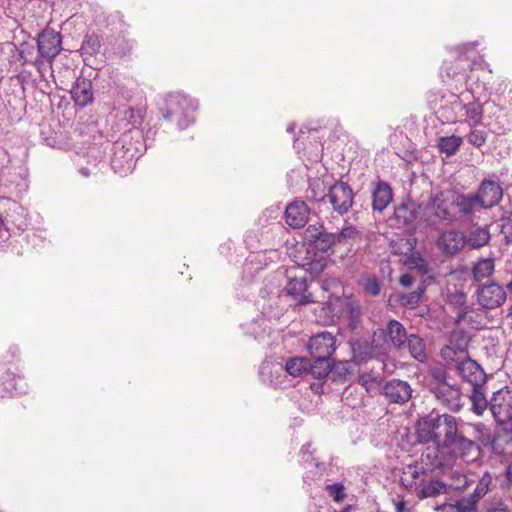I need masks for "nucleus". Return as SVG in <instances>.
I'll list each match as a JSON object with an SVG mask.
<instances>
[{"label":"nucleus","instance_id":"obj_1","mask_svg":"<svg viewBox=\"0 0 512 512\" xmlns=\"http://www.w3.org/2000/svg\"><path fill=\"white\" fill-rule=\"evenodd\" d=\"M426 383L428 391L442 407L458 412L464 406L462 391L456 382L451 381L443 364L438 363L428 368Z\"/></svg>","mask_w":512,"mask_h":512},{"label":"nucleus","instance_id":"obj_2","mask_svg":"<svg viewBox=\"0 0 512 512\" xmlns=\"http://www.w3.org/2000/svg\"><path fill=\"white\" fill-rule=\"evenodd\" d=\"M457 425V419L452 415L430 413L417 423L418 441L433 442L438 448H442L451 435L456 433Z\"/></svg>","mask_w":512,"mask_h":512},{"label":"nucleus","instance_id":"obj_3","mask_svg":"<svg viewBox=\"0 0 512 512\" xmlns=\"http://www.w3.org/2000/svg\"><path fill=\"white\" fill-rule=\"evenodd\" d=\"M418 210H420V221L430 228L448 226L459 219L457 212L453 209L449 190H442L431 196L425 204L418 207Z\"/></svg>","mask_w":512,"mask_h":512},{"label":"nucleus","instance_id":"obj_4","mask_svg":"<svg viewBox=\"0 0 512 512\" xmlns=\"http://www.w3.org/2000/svg\"><path fill=\"white\" fill-rule=\"evenodd\" d=\"M198 108L195 99L179 92L170 93L161 108L162 115L179 130L186 129L194 122V113Z\"/></svg>","mask_w":512,"mask_h":512},{"label":"nucleus","instance_id":"obj_5","mask_svg":"<svg viewBox=\"0 0 512 512\" xmlns=\"http://www.w3.org/2000/svg\"><path fill=\"white\" fill-rule=\"evenodd\" d=\"M325 315L335 319H343L346 323L347 329L350 331L357 330L362 322V306L359 301L352 296H330L329 299L323 303L322 307Z\"/></svg>","mask_w":512,"mask_h":512},{"label":"nucleus","instance_id":"obj_6","mask_svg":"<svg viewBox=\"0 0 512 512\" xmlns=\"http://www.w3.org/2000/svg\"><path fill=\"white\" fill-rule=\"evenodd\" d=\"M409 335L401 322L391 319L385 328H378L373 332L371 348L382 355H387L391 346L397 351H402Z\"/></svg>","mask_w":512,"mask_h":512},{"label":"nucleus","instance_id":"obj_7","mask_svg":"<svg viewBox=\"0 0 512 512\" xmlns=\"http://www.w3.org/2000/svg\"><path fill=\"white\" fill-rule=\"evenodd\" d=\"M138 149L127 135H123L112 146L111 167L115 172L127 173L138 157Z\"/></svg>","mask_w":512,"mask_h":512},{"label":"nucleus","instance_id":"obj_8","mask_svg":"<svg viewBox=\"0 0 512 512\" xmlns=\"http://www.w3.org/2000/svg\"><path fill=\"white\" fill-rule=\"evenodd\" d=\"M303 239L311 249L320 253H329L336 245L334 233L328 232L322 223L309 225Z\"/></svg>","mask_w":512,"mask_h":512},{"label":"nucleus","instance_id":"obj_9","mask_svg":"<svg viewBox=\"0 0 512 512\" xmlns=\"http://www.w3.org/2000/svg\"><path fill=\"white\" fill-rule=\"evenodd\" d=\"M463 94L456 95L451 93L449 95V99L446 100L447 103H450L456 108H460L464 110V122H466L470 127H476L481 124L483 119V107L478 99L471 95V100L468 97L462 98Z\"/></svg>","mask_w":512,"mask_h":512},{"label":"nucleus","instance_id":"obj_10","mask_svg":"<svg viewBox=\"0 0 512 512\" xmlns=\"http://www.w3.org/2000/svg\"><path fill=\"white\" fill-rule=\"evenodd\" d=\"M326 198L339 215L347 214L354 203L353 190L348 183L343 181L334 183L329 188Z\"/></svg>","mask_w":512,"mask_h":512},{"label":"nucleus","instance_id":"obj_11","mask_svg":"<svg viewBox=\"0 0 512 512\" xmlns=\"http://www.w3.org/2000/svg\"><path fill=\"white\" fill-rule=\"evenodd\" d=\"M476 298L477 303L482 308L492 310L501 307L505 303L507 294L503 286L491 281L478 286Z\"/></svg>","mask_w":512,"mask_h":512},{"label":"nucleus","instance_id":"obj_12","mask_svg":"<svg viewBox=\"0 0 512 512\" xmlns=\"http://www.w3.org/2000/svg\"><path fill=\"white\" fill-rule=\"evenodd\" d=\"M490 410L499 424L512 420V389L505 386L493 393L490 400Z\"/></svg>","mask_w":512,"mask_h":512},{"label":"nucleus","instance_id":"obj_13","mask_svg":"<svg viewBox=\"0 0 512 512\" xmlns=\"http://www.w3.org/2000/svg\"><path fill=\"white\" fill-rule=\"evenodd\" d=\"M475 194L477 199H479V209H491L501 202L503 188L495 180L484 179Z\"/></svg>","mask_w":512,"mask_h":512},{"label":"nucleus","instance_id":"obj_14","mask_svg":"<svg viewBox=\"0 0 512 512\" xmlns=\"http://www.w3.org/2000/svg\"><path fill=\"white\" fill-rule=\"evenodd\" d=\"M307 347L311 358H331L336 350V338L324 331L312 336Z\"/></svg>","mask_w":512,"mask_h":512},{"label":"nucleus","instance_id":"obj_15","mask_svg":"<svg viewBox=\"0 0 512 512\" xmlns=\"http://www.w3.org/2000/svg\"><path fill=\"white\" fill-rule=\"evenodd\" d=\"M61 34L52 30L44 29L37 38V48L41 57L51 61L62 50Z\"/></svg>","mask_w":512,"mask_h":512},{"label":"nucleus","instance_id":"obj_16","mask_svg":"<svg viewBox=\"0 0 512 512\" xmlns=\"http://www.w3.org/2000/svg\"><path fill=\"white\" fill-rule=\"evenodd\" d=\"M466 235L456 229L445 230L437 240L439 250L447 256H455L466 246Z\"/></svg>","mask_w":512,"mask_h":512},{"label":"nucleus","instance_id":"obj_17","mask_svg":"<svg viewBox=\"0 0 512 512\" xmlns=\"http://www.w3.org/2000/svg\"><path fill=\"white\" fill-rule=\"evenodd\" d=\"M283 293L291 297L297 305H307L314 302L312 293L308 291V282L305 277H289Z\"/></svg>","mask_w":512,"mask_h":512},{"label":"nucleus","instance_id":"obj_18","mask_svg":"<svg viewBox=\"0 0 512 512\" xmlns=\"http://www.w3.org/2000/svg\"><path fill=\"white\" fill-rule=\"evenodd\" d=\"M442 449H450L455 455L465 457L478 449V445L474 444V440H470L464 426L459 428L457 425L456 433L451 435Z\"/></svg>","mask_w":512,"mask_h":512},{"label":"nucleus","instance_id":"obj_19","mask_svg":"<svg viewBox=\"0 0 512 512\" xmlns=\"http://www.w3.org/2000/svg\"><path fill=\"white\" fill-rule=\"evenodd\" d=\"M382 393L390 403L404 404L412 396V388L407 381L392 379L382 387Z\"/></svg>","mask_w":512,"mask_h":512},{"label":"nucleus","instance_id":"obj_20","mask_svg":"<svg viewBox=\"0 0 512 512\" xmlns=\"http://www.w3.org/2000/svg\"><path fill=\"white\" fill-rule=\"evenodd\" d=\"M457 371L462 379L472 385V388L482 387L486 382V374L474 360L467 358L457 364Z\"/></svg>","mask_w":512,"mask_h":512},{"label":"nucleus","instance_id":"obj_21","mask_svg":"<svg viewBox=\"0 0 512 512\" xmlns=\"http://www.w3.org/2000/svg\"><path fill=\"white\" fill-rule=\"evenodd\" d=\"M310 209L304 201H294L285 210V221L292 228H301L309 219Z\"/></svg>","mask_w":512,"mask_h":512},{"label":"nucleus","instance_id":"obj_22","mask_svg":"<svg viewBox=\"0 0 512 512\" xmlns=\"http://www.w3.org/2000/svg\"><path fill=\"white\" fill-rule=\"evenodd\" d=\"M449 191L453 209L457 208L460 215H471L479 208V199L475 193L464 194L455 190Z\"/></svg>","mask_w":512,"mask_h":512},{"label":"nucleus","instance_id":"obj_23","mask_svg":"<svg viewBox=\"0 0 512 512\" xmlns=\"http://www.w3.org/2000/svg\"><path fill=\"white\" fill-rule=\"evenodd\" d=\"M71 97L79 107H86L93 101V88L90 80L79 77L71 89Z\"/></svg>","mask_w":512,"mask_h":512},{"label":"nucleus","instance_id":"obj_24","mask_svg":"<svg viewBox=\"0 0 512 512\" xmlns=\"http://www.w3.org/2000/svg\"><path fill=\"white\" fill-rule=\"evenodd\" d=\"M470 67V62L460 55L453 61H444L442 71L448 78L462 82L467 80V71Z\"/></svg>","mask_w":512,"mask_h":512},{"label":"nucleus","instance_id":"obj_25","mask_svg":"<svg viewBox=\"0 0 512 512\" xmlns=\"http://www.w3.org/2000/svg\"><path fill=\"white\" fill-rule=\"evenodd\" d=\"M393 192L391 186L378 181L372 191V208L374 211L382 212L392 202Z\"/></svg>","mask_w":512,"mask_h":512},{"label":"nucleus","instance_id":"obj_26","mask_svg":"<svg viewBox=\"0 0 512 512\" xmlns=\"http://www.w3.org/2000/svg\"><path fill=\"white\" fill-rule=\"evenodd\" d=\"M394 217L397 223L412 228L416 219H420V210L417 211L413 202L403 203L395 208Z\"/></svg>","mask_w":512,"mask_h":512},{"label":"nucleus","instance_id":"obj_27","mask_svg":"<svg viewBox=\"0 0 512 512\" xmlns=\"http://www.w3.org/2000/svg\"><path fill=\"white\" fill-rule=\"evenodd\" d=\"M426 469L422 464H410L407 465L402 472V476L400 478L401 484L408 490L417 489V480L423 479L422 477L426 475Z\"/></svg>","mask_w":512,"mask_h":512},{"label":"nucleus","instance_id":"obj_28","mask_svg":"<svg viewBox=\"0 0 512 512\" xmlns=\"http://www.w3.org/2000/svg\"><path fill=\"white\" fill-rule=\"evenodd\" d=\"M491 234L487 226L472 228L466 236V246L470 249H480L489 244Z\"/></svg>","mask_w":512,"mask_h":512},{"label":"nucleus","instance_id":"obj_29","mask_svg":"<svg viewBox=\"0 0 512 512\" xmlns=\"http://www.w3.org/2000/svg\"><path fill=\"white\" fill-rule=\"evenodd\" d=\"M405 349H408L411 357L420 363L427 361L426 345L424 340L417 334H410L405 342Z\"/></svg>","mask_w":512,"mask_h":512},{"label":"nucleus","instance_id":"obj_30","mask_svg":"<svg viewBox=\"0 0 512 512\" xmlns=\"http://www.w3.org/2000/svg\"><path fill=\"white\" fill-rule=\"evenodd\" d=\"M470 440H474V444L481 443L488 445L492 442L490 429L483 423H468L464 426Z\"/></svg>","mask_w":512,"mask_h":512},{"label":"nucleus","instance_id":"obj_31","mask_svg":"<svg viewBox=\"0 0 512 512\" xmlns=\"http://www.w3.org/2000/svg\"><path fill=\"white\" fill-rule=\"evenodd\" d=\"M332 358H311L308 364V374L315 379H329Z\"/></svg>","mask_w":512,"mask_h":512},{"label":"nucleus","instance_id":"obj_32","mask_svg":"<svg viewBox=\"0 0 512 512\" xmlns=\"http://www.w3.org/2000/svg\"><path fill=\"white\" fill-rule=\"evenodd\" d=\"M446 492V484L440 480H430L425 482L421 479L419 488L417 489V497L419 499H426L436 497Z\"/></svg>","mask_w":512,"mask_h":512},{"label":"nucleus","instance_id":"obj_33","mask_svg":"<svg viewBox=\"0 0 512 512\" xmlns=\"http://www.w3.org/2000/svg\"><path fill=\"white\" fill-rule=\"evenodd\" d=\"M3 384L5 389L10 393H14L15 395L25 394L27 391V384L22 376L7 371L2 377Z\"/></svg>","mask_w":512,"mask_h":512},{"label":"nucleus","instance_id":"obj_34","mask_svg":"<svg viewBox=\"0 0 512 512\" xmlns=\"http://www.w3.org/2000/svg\"><path fill=\"white\" fill-rule=\"evenodd\" d=\"M351 369L349 361L331 362L329 379L333 382H346L352 376Z\"/></svg>","mask_w":512,"mask_h":512},{"label":"nucleus","instance_id":"obj_35","mask_svg":"<svg viewBox=\"0 0 512 512\" xmlns=\"http://www.w3.org/2000/svg\"><path fill=\"white\" fill-rule=\"evenodd\" d=\"M495 270V263L492 258L478 260L472 268L473 279L477 282L490 277Z\"/></svg>","mask_w":512,"mask_h":512},{"label":"nucleus","instance_id":"obj_36","mask_svg":"<svg viewBox=\"0 0 512 512\" xmlns=\"http://www.w3.org/2000/svg\"><path fill=\"white\" fill-rule=\"evenodd\" d=\"M469 398L471 402V411L478 416L483 415L487 408H490V401L486 399L482 387L472 388Z\"/></svg>","mask_w":512,"mask_h":512},{"label":"nucleus","instance_id":"obj_37","mask_svg":"<svg viewBox=\"0 0 512 512\" xmlns=\"http://www.w3.org/2000/svg\"><path fill=\"white\" fill-rule=\"evenodd\" d=\"M463 143V138L457 135L443 136L438 139V148L447 156L454 155Z\"/></svg>","mask_w":512,"mask_h":512},{"label":"nucleus","instance_id":"obj_38","mask_svg":"<svg viewBox=\"0 0 512 512\" xmlns=\"http://www.w3.org/2000/svg\"><path fill=\"white\" fill-rule=\"evenodd\" d=\"M309 360L302 357L289 359L285 364V370L293 377L301 376L303 373L308 374Z\"/></svg>","mask_w":512,"mask_h":512},{"label":"nucleus","instance_id":"obj_39","mask_svg":"<svg viewBox=\"0 0 512 512\" xmlns=\"http://www.w3.org/2000/svg\"><path fill=\"white\" fill-rule=\"evenodd\" d=\"M336 244H347L350 240L361 239V232L355 226L345 225L338 233H334Z\"/></svg>","mask_w":512,"mask_h":512},{"label":"nucleus","instance_id":"obj_40","mask_svg":"<svg viewBox=\"0 0 512 512\" xmlns=\"http://www.w3.org/2000/svg\"><path fill=\"white\" fill-rule=\"evenodd\" d=\"M327 197V193L325 192L324 183L319 179H314L310 181L309 187L306 191V198L309 201H322Z\"/></svg>","mask_w":512,"mask_h":512},{"label":"nucleus","instance_id":"obj_41","mask_svg":"<svg viewBox=\"0 0 512 512\" xmlns=\"http://www.w3.org/2000/svg\"><path fill=\"white\" fill-rule=\"evenodd\" d=\"M313 453H314V450H312V444L311 443L304 444L301 447V450H300V455H301V458H302V463L305 466L311 465V466H314L317 469L324 470L325 469L324 464L319 462L318 460H316L313 457Z\"/></svg>","mask_w":512,"mask_h":512},{"label":"nucleus","instance_id":"obj_42","mask_svg":"<svg viewBox=\"0 0 512 512\" xmlns=\"http://www.w3.org/2000/svg\"><path fill=\"white\" fill-rule=\"evenodd\" d=\"M100 48H101V38L99 35L90 34V35L85 36L82 46H81V49L85 53H87L89 55H94L99 52Z\"/></svg>","mask_w":512,"mask_h":512},{"label":"nucleus","instance_id":"obj_43","mask_svg":"<svg viewBox=\"0 0 512 512\" xmlns=\"http://www.w3.org/2000/svg\"><path fill=\"white\" fill-rule=\"evenodd\" d=\"M466 139L468 143L471 144L472 146L476 148H481L482 146L485 145L488 139V134L484 130L473 128L466 135Z\"/></svg>","mask_w":512,"mask_h":512},{"label":"nucleus","instance_id":"obj_44","mask_svg":"<svg viewBox=\"0 0 512 512\" xmlns=\"http://www.w3.org/2000/svg\"><path fill=\"white\" fill-rule=\"evenodd\" d=\"M358 381L359 384H361L366 389V391H370L380 384L382 381V376L372 372H364L359 376Z\"/></svg>","mask_w":512,"mask_h":512},{"label":"nucleus","instance_id":"obj_45","mask_svg":"<svg viewBox=\"0 0 512 512\" xmlns=\"http://www.w3.org/2000/svg\"><path fill=\"white\" fill-rule=\"evenodd\" d=\"M477 507L478 504L473 498H470L469 496L462 497L455 503L457 512H476Z\"/></svg>","mask_w":512,"mask_h":512},{"label":"nucleus","instance_id":"obj_46","mask_svg":"<svg viewBox=\"0 0 512 512\" xmlns=\"http://www.w3.org/2000/svg\"><path fill=\"white\" fill-rule=\"evenodd\" d=\"M445 99H446V94L441 90H437V91L431 90L427 93V100H428L429 104L431 105V108H433V109H435V108L443 109Z\"/></svg>","mask_w":512,"mask_h":512},{"label":"nucleus","instance_id":"obj_47","mask_svg":"<svg viewBox=\"0 0 512 512\" xmlns=\"http://www.w3.org/2000/svg\"><path fill=\"white\" fill-rule=\"evenodd\" d=\"M489 483L490 481L486 477H483L476 485L474 491L468 496L473 498L478 504L480 499H482L489 491Z\"/></svg>","mask_w":512,"mask_h":512},{"label":"nucleus","instance_id":"obj_48","mask_svg":"<svg viewBox=\"0 0 512 512\" xmlns=\"http://www.w3.org/2000/svg\"><path fill=\"white\" fill-rule=\"evenodd\" d=\"M326 491L336 501H343L346 497L345 488L341 483L327 485Z\"/></svg>","mask_w":512,"mask_h":512},{"label":"nucleus","instance_id":"obj_49","mask_svg":"<svg viewBox=\"0 0 512 512\" xmlns=\"http://www.w3.org/2000/svg\"><path fill=\"white\" fill-rule=\"evenodd\" d=\"M363 287L365 292L371 296H377L381 291L380 283L376 277L366 278Z\"/></svg>","mask_w":512,"mask_h":512},{"label":"nucleus","instance_id":"obj_50","mask_svg":"<svg viewBox=\"0 0 512 512\" xmlns=\"http://www.w3.org/2000/svg\"><path fill=\"white\" fill-rule=\"evenodd\" d=\"M500 233L504 236L506 245L512 243V219H505L502 221Z\"/></svg>","mask_w":512,"mask_h":512},{"label":"nucleus","instance_id":"obj_51","mask_svg":"<svg viewBox=\"0 0 512 512\" xmlns=\"http://www.w3.org/2000/svg\"><path fill=\"white\" fill-rule=\"evenodd\" d=\"M486 512H510V510L504 502L497 501L489 504L486 508Z\"/></svg>","mask_w":512,"mask_h":512},{"label":"nucleus","instance_id":"obj_52","mask_svg":"<svg viewBox=\"0 0 512 512\" xmlns=\"http://www.w3.org/2000/svg\"><path fill=\"white\" fill-rule=\"evenodd\" d=\"M420 297H421L420 292H412L407 296H402L401 300L404 304L414 305V304L418 303V301L420 300Z\"/></svg>","mask_w":512,"mask_h":512},{"label":"nucleus","instance_id":"obj_53","mask_svg":"<svg viewBox=\"0 0 512 512\" xmlns=\"http://www.w3.org/2000/svg\"><path fill=\"white\" fill-rule=\"evenodd\" d=\"M414 281H415V278L411 274H408V273L403 274L399 279V283L403 287H410L414 283Z\"/></svg>","mask_w":512,"mask_h":512},{"label":"nucleus","instance_id":"obj_54","mask_svg":"<svg viewBox=\"0 0 512 512\" xmlns=\"http://www.w3.org/2000/svg\"><path fill=\"white\" fill-rule=\"evenodd\" d=\"M466 294L463 293V292H459V293H456L454 296H453V299H454V303L461 306V305H464L465 302H466Z\"/></svg>","mask_w":512,"mask_h":512},{"label":"nucleus","instance_id":"obj_55","mask_svg":"<svg viewBox=\"0 0 512 512\" xmlns=\"http://www.w3.org/2000/svg\"><path fill=\"white\" fill-rule=\"evenodd\" d=\"M324 266L320 262H313L310 263V270L316 271L317 273H320L323 270Z\"/></svg>","mask_w":512,"mask_h":512},{"label":"nucleus","instance_id":"obj_56","mask_svg":"<svg viewBox=\"0 0 512 512\" xmlns=\"http://www.w3.org/2000/svg\"><path fill=\"white\" fill-rule=\"evenodd\" d=\"M396 512H411V510L401 501L396 505Z\"/></svg>","mask_w":512,"mask_h":512},{"label":"nucleus","instance_id":"obj_57","mask_svg":"<svg viewBox=\"0 0 512 512\" xmlns=\"http://www.w3.org/2000/svg\"><path fill=\"white\" fill-rule=\"evenodd\" d=\"M311 389L316 393H322V384L321 383H312Z\"/></svg>","mask_w":512,"mask_h":512},{"label":"nucleus","instance_id":"obj_58","mask_svg":"<svg viewBox=\"0 0 512 512\" xmlns=\"http://www.w3.org/2000/svg\"><path fill=\"white\" fill-rule=\"evenodd\" d=\"M453 352V349L449 346L445 347L444 349H442L441 351V354L444 358H446L447 356H449L451 353Z\"/></svg>","mask_w":512,"mask_h":512},{"label":"nucleus","instance_id":"obj_59","mask_svg":"<svg viewBox=\"0 0 512 512\" xmlns=\"http://www.w3.org/2000/svg\"><path fill=\"white\" fill-rule=\"evenodd\" d=\"M506 476L510 482H512V463L508 466Z\"/></svg>","mask_w":512,"mask_h":512},{"label":"nucleus","instance_id":"obj_60","mask_svg":"<svg viewBox=\"0 0 512 512\" xmlns=\"http://www.w3.org/2000/svg\"><path fill=\"white\" fill-rule=\"evenodd\" d=\"M294 130H295V125H294V124H290V125H288V127H287V132H289V133H293V132H294Z\"/></svg>","mask_w":512,"mask_h":512},{"label":"nucleus","instance_id":"obj_61","mask_svg":"<svg viewBox=\"0 0 512 512\" xmlns=\"http://www.w3.org/2000/svg\"><path fill=\"white\" fill-rule=\"evenodd\" d=\"M12 357H16L18 354V349L16 347L11 348Z\"/></svg>","mask_w":512,"mask_h":512},{"label":"nucleus","instance_id":"obj_62","mask_svg":"<svg viewBox=\"0 0 512 512\" xmlns=\"http://www.w3.org/2000/svg\"><path fill=\"white\" fill-rule=\"evenodd\" d=\"M82 174L85 175V176H88L89 173H88V169H82L81 170Z\"/></svg>","mask_w":512,"mask_h":512}]
</instances>
